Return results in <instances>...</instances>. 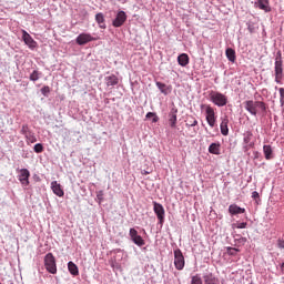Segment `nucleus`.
<instances>
[{
  "instance_id": "25",
  "label": "nucleus",
  "mask_w": 284,
  "mask_h": 284,
  "mask_svg": "<svg viewBox=\"0 0 284 284\" xmlns=\"http://www.w3.org/2000/svg\"><path fill=\"white\" fill-rule=\"evenodd\" d=\"M252 136H253V134H252L251 131L244 133L243 141H244L245 145H248V148H253L254 146V143H252Z\"/></svg>"
},
{
  "instance_id": "39",
  "label": "nucleus",
  "mask_w": 284,
  "mask_h": 284,
  "mask_svg": "<svg viewBox=\"0 0 284 284\" xmlns=\"http://www.w3.org/2000/svg\"><path fill=\"white\" fill-rule=\"evenodd\" d=\"M237 242L241 243V245H245V243H247V237H240L237 239Z\"/></svg>"
},
{
  "instance_id": "22",
  "label": "nucleus",
  "mask_w": 284,
  "mask_h": 284,
  "mask_svg": "<svg viewBox=\"0 0 284 284\" xmlns=\"http://www.w3.org/2000/svg\"><path fill=\"white\" fill-rule=\"evenodd\" d=\"M209 152L210 154H215V155H219L221 154V143H212L210 146H209Z\"/></svg>"
},
{
  "instance_id": "15",
  "label": "nucleus",
  "mask_w": 284,
  "mask_h": 284,
  "mask_svg": "<svg viewBox=\"0 0 284 284\" xmlns=\"http://www.w3.org/2000/svg\"><path fill=\"white\" fill-rule=\"evenodd\" d=\"M179 113L178 109H171L169 113V125L171 128H176V114Z\"/></svg>"
},
{
  "instance_id": "3",
  "label": "nucleus",
  "mask_w": 284,
  "mask_h": 284,
  "mask_svg": "<svg viewBox=\"0 0 284 284\" xmlns=\"http://www.w3.org/2000/svg\"><path fill=\"white\" fill-rule=\"evenodd\" d=\"M283 58L281 51H278L277 57L275 58V83H283Z\"/></svg>"
},
{
  "instance_id": "17",
  "label": "nucleus",
  "mask_w": 284,
  "mask_h": 284,
  "mask_svg": "<svg viewBox=\"0 0 284 284\" xmlns=\"http://www.w3.org/2000/svg\"><path fill=\"white\" fill-rule=\"evenodd\" d=\"M104 81L108 88L119 85V78L114 74L105 77Z\"/></svg>"
},
{
  "instance_id": "11",
  "label": "nucleus",
  "mask_w": 284,
  "mask_h": 284,
  "mask_svg": "<svg viewBox=\"0 0 284 284\" xmlns=\"http://www.w3.org/2000/svg\"><path fill=\"white\" fill-rule=\"evenodd\" d=\"M78 45H85V43H90V41H97V38L92 37L90 33H81L75 39Z\"/></svg>"
},
{
  "instance_id": "1",
  "label": "nucleus",
  "mask_w": 284,
  "mask_h": 284,
  "mask_svg": "<svg viewBox=\"0 0 284 284\" xmlns=\"http://www.w3.org/2000/svg\"><path fill=\"white\" fill-rule=\"evenodd\" d=\"M244 108L253 116H256V114H258V110H261V112L267 111V105L265 104V102L262 101L247 100L244 102Z\"/></svg>"
},
{
  "instance_id": "7",
  "label": "nucleus",
  "mask_w": 284,
  "mask_h": 284,
  "mask_svg": "<svg viewBox=\"0 0 284 284\" xmlns=\"http://www.w3.org/2000/svg\"><path fill=\"white\" fill-rule=\"evenodd\" d=\"M174 265L179 271L185 267V257L183 256V252H181L180 248L174 251Z\"/></svg>"
},
{
  "instance_id": "30",
  "label": "nucleus",
  "mask_w": 284,
  "mask_h": 284,
  "mask_svg": "<svg viewBox=\"0 0 284 284\" xmlns=\"http://www.w3.org/2000/svg\"><path fill=\"white\" fill-rule=\"evenodd\" d=\"M146 119H152V123H159V115L154 112L146 113Z\"/></svg>"
},
{
  "instance_id": "32",
  "label": "nucleus",
  "mask_w": 284,
  "mask_h": 284,
  "mask_svg": "<svg viewBox=\"0 0 284 284\" xmlns=\"http://www.w3.org/2000/svg\"><path fill=\"white\" fill-rule=\"evenodd\" d=\"M233 227H235L236 230H245V227H247V223L246 222H237V223L233 224Z\"/></svg>"
},
{
  "instance_id": "41",
  "label": "nucleus",
  "mask_w": 284,
  "mask_h": 284,
  "mask_svg": "<svg viewBox=\"0 0 284 284\" xmlns=\"http://www.w3.org/2000/svg\"><path fill=\"white\" fill-rule=\"evenodd\" d=\"M258 192H256V191H254L253 193H252V199H258Z\"/></svg>"
},
{
  "instance_id": "10",
  "label": "nucleus",
  "mask_w": 284,
  "mask_h": 284,
  "mask_svg": "<svg viewBox=\"0 0 284 284\" xmlns=\"http://www.w3.org/2000/svg\"><path fill=\"white\" fill-rule=\"evenodd\" d=\"M125 21H128V14L125 11H119L115 19L112 21V26L113 28H121Z\"/></svg>"
},
{
  "instance_id": "6",
  "label": "nucleus",
  "mask_w": 284,
  "mask_h": 284,
  "mask_svg": "<svg viewBox=\"0 0 284 284\" xmlns=\"http://www.w3.org/2000/svg\"><path fill=\"white\" fill-rule=\"evenodd\" d=\"M18 179L23 187H28L30 185V171L28 169L18 170Z\"/></svg>"
},
{
  "instance_id": "23",
  "label": "nucleus",
  "mask_w": 284,
  "mask_h": 284,
  "mask_svg": "<svg viewBox=\"0 0 284 284\" xmlns=\"http://www.w3.org/2000/svg\"><path fill=\"white\" fill-rule=\"evenodd\" d=\"M68 270L72 276H79V266L74 264V262H69L68 263Z\"/></svg>"
},
{
  "instance_id": "4",
  "label": "nucleus",
  "mask_w": 284,
  "mask_h": 284,
  "mask_svg": "<svg viewBox=\"0 0 284 284\" xmlns=\"http://www.w3.org/2000/svg\"><path fill=\"white\" fill-rule=\"evenodd\" d=\"M201 110H205L206 123H209L210 128H214L216 125V112H214V108L210 104H201Z\"/></svg>"
},
{
  "instance_id": "16",
  "label": "nucleus",
  "mask_w": 284,
  "mask_h": 284,
  "mask_svg": "<svg viewBox=\"0 0 284 284\" xmlns=\"http://www.w3.org/2000/svg\"><path fill=\"white\" fill-rule=\"evenodd\" d=\"M51 190L55 196H63L64 194L63 189H61V184L57 181L51 182Z\"/></svg>"
},
{
  "instance_id": "20",
  "label": "nucleus",
  "mask_w": 284,
  "mask_h": 284,
  "mask_svg": "<svg viewBox=\"0 0 284 284\" xmlns=\"http://www.w3.org/2000/svg\"><path fill=\"white\" fill-rule=\"evenodd\" d=\"M227 123H230V120L224 119L220 124L221 134H223V136H227L230 134V129L227 128Z\"/></svg>"
},
{
  "instance_id": "28",
  "label": "nucleus",
  "mask_w": 284,
  "mask_h": 284,
  "mask_svg": "<svg viewBox=\"0 0 284 284\" xmlns=\"http://www.w3.org/2000/svg\"><path fill=\"white\" fill-rule=\"evenodd\" d=\"M24 139L27 140V143H37V136L32 131L28 135H24Z\"/></svg>"
},
{
  "instance_id": "8",
  "label": "nucleus",
  "mask_w": 284,
  "mask_h": 284,
  "mask_svg": "<svg viewBox=\"0 0 284 284\" xmlns=\"http://www.w3.org/2000/svg\"><path fill=\"white\" fill-rule=\"evenodd\" d=\"M153 212H155L159 222L162 223L165 221V209L163 207V204L153 202Z\"/></svg>"
},
{
  "instance_id": "29",
  "label": "nucleus",
  "mask_w": 284,
  "mask_h": 284,
  "mask_svg": "<svg viewBox=\"0 0 284 284\" xmlns=\"http://www.w3.org/2000/svg\"><path fill=\"white\" fill-rule=\"evenodd\" d=\"M30 81H39V79H41V72L34 70L30 77H29Z\"/></svg>"
},
{
  "instance_id": "34",
  "label": "nucleus",
  "mask_w": 284,
  "mask_h": 284,
  "mask_svg": "<svg viewBox=\"0 0 284 284\" xmlns=\"http://www.w3.org/2000/svg\"><path fill=\"white\" fill-rule=\"evenodd\" d=\"M227 254L230 256H236V254H239V248H234V247H227Z\"/></svg>"
},
{
  "instance_id": "33",
  "label": "nucleus",
  "mask_w": 284,
  "mask_h": 284,
  "mask_svg": "<svg viewBox=\"0 0 284 284\" xmlns=\"http://www.w3.org/2000/svg\"><path fill=\"white\" fill-rule=\"evenodd\" d=\"M191 284H203V280L199 275H194L191 277Z\"/></svg>"
},
{
  "instance_id": "9",
  "label": "nucleus",
  "mask_w": 284,
  "mask_h": 284,
  "mask_svg": "<svg viewBox=\"0 0 284 284\" xmlns=\"http://www.w3.org/2000/svg\"><path fill=\"white\" fill-rule=\"evenodd\" d=\"M129 234L131 236V241H133L135 245H138L139 247H143V245H145V240H143V237L139 235V231H136L135 229H130Z\"/></svg>"
},
{
  "instance_id": "36",
  "label": "nucleus",
  "mask_w": 284,
  "mask_h": 284,
  "mask_svg": "<svg viewBox=\"0 0 284 284\" xmlns=\"http://www.w3.org/2000/svg\"><path fill=\"white\" fill-rule=\"evenodd\" d=\"M278 92H280V103L281 105H284V88H280Z\"/></svg>"
},
{
  "instance_id": "18",
  "label": "nucleus",
  "mask_w": 284,
  "mask_h": 284,
  "mask_svg": "<svg viewBox=\"0 0 284 284\" xmlns=\"http://www.w3.org/2000/svg\"><path fill=\"white\" fill-rule=\"evenodd\" d=\"M178 63L179 65H181L182 68H185V65H187L190 63V55H187L186 53H182L178 57Z\"/></svg>"
},
{
  "instance_id": "26",
  "label": "nucleus",
  "mask_w": 284,
  "mask_h": 284,
  "mask_svg": "<svg viewBox=\"0 0 284 284\" xmlns=\"http://www.w3.org/2000/svg\"><path fill=\"white\" fill-rule=\"evenodd\" d=\"M156 88L162 92V94H168L170 92V87L162 82H155Z\"/></svg>"
},
{
  "instance_id": "24",
  "label": "nucleus",
  "mask_w": 284,
  "mask_h": 284,
  "mask_svg": "<svg viewBox=\"0 0 284 284\" xmlns=\"http://www.w3.org/2000/svg\"><path fill=\"white\" fill-rule=\"evenodd\" d=\"M225 53H226V58L229 59V61H231L232 63H234V61H236V51H234V49L227 48Z\"/></svg>"
},
{
  "instance_id": "27",
  "label": "nucleus",
  "mask_w": 284,
  "mask_h": 284,
  "mask_svg": "<svg viewBox=\"0 0 284 284\" xmlns=\"http://www.w3.org/2000/svg\"><path fill=\"white\" fill-rule=\"evenodd\" d=\"M186 125H189V128H194V126L199 125V121L195 120V118L191 115L186 120Z\"/></svg>"
},
{
  "instance_id": "21",
  "label": "nucleus",
  "mask_w": 284,
  "mask_h": 284,
  "mask_svg": "<svg viewBox=\"0 0 284 284\" xmlns=\"http://www.w3.org/2000/svg\"><path fill=\"white\" fill-rule=\"evenodd\" d=\"M95 21H97L99 28H101L102 30H105V28H106L105 27V16H103L102 12H100L95 16Z\"/></svg>"
},
{
  "instance_id": "12",
  "label": "nucleus",
  "mask_w": 284,
  "mask_h": 284,
  "mask_svg": "<svg viewBox=\"0 0 284 284\" xmlns=\"http://www.w3.org/2000/svg\"><path fill=\"white\" fill-rule=\"evenodd\" d=\"M22 40L24 41L26 45L30 48V50H34L37 48V41L28 33V31L22 30Z\"/></svg>"
},
{
  "instance_id": "37",
  "label": "nucleus",
  "mask_w": 284,
  "mask_h": 284,
  "mask_svg": "<svg viewBox=\"0 0 284 284\" xmlns=\"http://www.w3.org/2000/svg\"><path fill=\"white\" fill-rule=\"evenodd\" d=\"M41 93L43 94V97H48V94H50V87H43L41 89Z\"/></svg>"
},
{
  "instance_id": "14",
  "label": "nucleus",
  "mask_w": 284,
  "mask_h": 284,
  "mask_svg": "<svg viewBox=\"0 0 284 284\" xmlns=\"http://www.w3.org/2000/svg\"><path fill=\"white\" fill-rule=\"evenodd\" d=\"M229 214H231L232 216H235L236 214H245V209L236 204H231L229 206Z\"/></svg>"
},
{
  "instance_id": "35",
  "label": "nucleus",
  "mask_w": 284,
  "mask_h": 284,
  "mask_svg": "<svg viewBox=\"0 0 284 284\" xmlns=\"http://www.w3.org/2000/svg\"><path fill=\"white\" fill-rule=\"evenodd\" d=\"M33 150L37 154H41V152H43V144L41 143L36 144Z\"/></svg>"
},
{
  "instance_id": "19",
  "label": "nucleus",
  "mask_w": 284,
  "mask_h": 284,
  "mask_svg": "<svg viewBox=\"0 0 284 284\" xmlns=\"http://www.w3.org/2000/svg\"><path fill=\"white\" fill-rule=\"evenodd\" d=\"M263 152H264V156L266 159V161H271V159H274V151L272 150V145H267L265 144L263 146Z\"/></svg>"
},
{
  "instance_id": "2",
  "label": "nucleus",
  "mask_w": 284,
  "mask_h": 284,
  "mask_svg": "<svg viewBox=\"0 0 284 284\" xmlns=\"http://www.w3.org/2000/svg\"><path fill=\"white\" fill-rule=\"evenodd\" d=\"M209 97L210 101H212L214 105H217V108L227 105V97L219 91H211Z\"/></svg>"
},
{
  "instance_id": "31",
  "label": "nucleus",
  "mask_w": 284,
  "mask_h": 284,
  "mask_svg": "<svg viewBox=\"0 0 284 284\" xmlns=\"http://www.w3.org/2000/svg\"><path fill=\"white\" fill-rule=\"evenodd\" d=\"M31 132L32 130H30V126H28V124H23L20 130V134H23V136L29 135Z\"/></svg>"
},
{
  "instance_id": "13",
  "label": "nucleus",
  "mask_w": 284,
  "mask_h": 284,
  "mask_svg": "<svg viewBox=\"0 0 284 284\" xmlns=\"http://www.w3.org/2000/svg\"><path fill=\"white\" fill-rule=\"evenodd\" d=\"M255 8H258L264 12H272V7H270V0H255Z\"/></svg>"
},
{
  "instance_id": "40",
  "label": "nucleus",
  "mask_w": 284,
  "mask_h": 284,
  "mask_svg": "<svg viewBox=\"0 0 284 284\" xmlns=\"http://www.w3.org/2000/svg\"><path fill=\"white\" fill-rule=\"evenodd\" d=\"M277 247H280V250H284V240L277 241Z\"/></svg>"
},
{
  "instance_id": "38",
  "label": "nucleus",
  "mask_w": 284,
  "mask_h": 284,
  "mask_svg": "<svg viewBox=\"0 0 284 284\" xmlns=\"http://www.w3.org/2000/svg\"><path fill=\"white\" fill-rule=\"evenodd\" d=\"M97 199H98L99 203H101L103 201V191H99L97 193Z\"/></svg>"
},
{
  "instance_id": "5",
  "label": "nucleus",
  "mask_w": 284,
  "mask_h": 284,
  "mask_svg": "<svg viewBox=\"0 0 284 284\" xmlns=\"http://www.w3.org/2000/svg\"><path fill=\"white\" fill-rule=\"evenodd\" d=\"M44 267L50 274H57V260L52 253L44 256Z\"/></svg>"
},
{
  "instance_id": "42",
  "label": "nucleus",
  "mask_w": 284,
  "mask_h": 284,
  "mask_svg": "<svg viewBox=\"0 0 284 284\" xmlns=\"http://www.w3.org/2000/svg\"><path fill=\"white\" fill-rule=\"evenodd\" d=\"M281 270L284 272V262L281 265Z\"/></svg>"
}]
</instances>
